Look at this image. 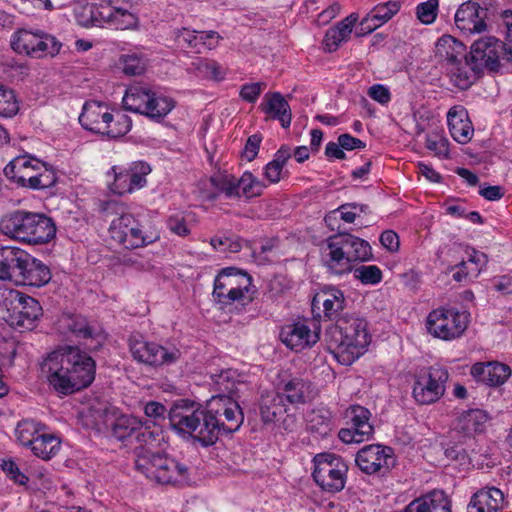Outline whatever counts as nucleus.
<instances>
[{"mask_svg":"<svg viewBox=\"0 0 512 512\" xmlns=\"http://www.w3.org/2000/svg\"><path fill=\"white\" fill-rule=\"evenodd\" d=\"M40 370L56 393L70 395L92 384L96 363L77 346H63L47 354Z\"/></svg>","mask_w":512,"mask_h":512,"instance_id":"obj_1","label":"nucleus"},{"mask_svg":"<svg viewBox=\"0 0 512 512\" xmlns=\"http://www.w3.org/2000/svg\"><path fill=\"white\" fill-rule=\"evenodd\" d=\"M328 349L342 365L353 364L362 356L371 341L364 319L346 315L326 330Z\"/></svg>","mask_w":512,"mask_h":512,"instance_id":"obj_2","label":"nucleus"},{"mask_svg":"<svg viewBox=\"0 0 512 512\" xmlns=\"http://www.w3.org/2000/svg\"><path fill=\"white\" fill-rule=\"evenodd\" d=\"M129 0H91L74 8L76 22L83 27L108 25L115 29H133L138 17Z\"/></svg>","mask_w":512,"mask_h":512,"instance_id":"obj_3","label":"nucleus"},{"mask_svg":"<svg viewBox=\"0 0 512 512\" xmlns=\"http://www.w3.org/2000/svg\"><path fill=\"white\" fill-rule=\"evenodd\" d=\"M171 428L183 437H190L203 447L214 445L222 434L206 413V408H194L186 400L174 404L169 411Z\"/></svg>","mask_w":512,"mask_h":512,"instance_id":"obj_4","label":"nucleus"},{"mask_svg":"<svg viewBox=\"0 0 512 512\" xmlns=\"http://www.w3.org/2000/svg\"><path fill=\"white\" fill-rule=\"evenodd\" d=\"M0 232L13 240L36 245L51 241L56 235V226L44 214L16 210L1 217Z\"/></svg>","mask_w":512,"mask_h":512,"instance_id":"obj_5","label":"nucleus"},{"mask_svg":"<svg viewBox=\"0 0 512 512\" xmlns=\"http://www.w3.org/2000/svg\"><path fill=\"white\" fill-rule=\"evenodd\" d=\"M327 249L324 262L328 270L335 275H343L353 270L352 263L364 262L372 258L370 244L349 233L339 232L326 240Z\"/></svg>","mask_w":512,"mask_h":512,"instance_id":"obj_6","label":"nucleus"},{"mask_svg":"<svg viewBox=\"0 0 512 512\" xmlns=\"http://www.w3.org/2000/svg\"><path fill=\"white\" fill-rule=\"evenodd\" d=\"M501 19L506 28V42L485 36L475 40L470 47L469 56L481 73L485 69L498 72L503 62H512V10H504Z\"/></svg>","mask_w":512,"mask_h":512,"instance_id":"obj_7","label":"nucleus"},{"mask_svg":"<svg viewBox=\"0 0 512 512\" xmlns=\"http://www.w3.org/2000/svg\"><path fill=\"white\" fill-rule=\"evenodd\" d=\"M256 291L252 277L247 272L226 267L215 277L212 297L220 309H225L235 302L243 305L252 302Z\"/></svg>","mask_w":512,"mask_h":512,"instance_id":"obj_8","label":"nucleus"},{"mask_svg":"<svg viewBox=\"0 0 512 512\" xmlns=\"http://www.w3.org/2000/svg\"><path fill=\"white\" fill-rule=\"evenodd\" d=\"M122 103L125 110L157 121L163 119L175 106L173 99L158 95L149 87L142 85L130 86Z\"/></svg>","mask_w":512,"mask_h":512,"instance_id":"obj_9","label":"nucleus"},{"mask_svg":"<svg viewBox=\"0 0 512 512\" xmlns=\"http://www.w3.org/2000/svg\"><path fill=\"white\" fill-rule=\"evenodd\" d=\"M108 231L111 239L126 249L144 247L159 239L157 231L147 228L131 213L121 212L111 221Z\"/></svg>","mask_w":512,"mask_h":512,"instance_id":"obj_10","label":"nucleus"},{"mask_svg":"<svg viewBox=\"0 0 512 512\" xmlns=\"http://www.w3.org/2000/svg\"><path fill=\"white\" fill-rule=\"evenodd\" d=\"M135 467L160 484H178L188 478V467L162 451L136 459Z\"/></svg>","mask_w":512,"mask_h":512,"instance_id":"obj_11","label":"nucleus"},{"mask_svg":"<svg viewBox=\"0 0 512 512\" xmlns=\"http://www.w3.org/2000/svg\"><path fill=\"white\" fill-rule=\"evenodd\" d=\"M313 462L312 477L322 491L335 494L344 489L349 468L341 456L320 453L314 457Z\"/></svg>","mask_w":512,"mask_h":512,"instance_id":"obj_12","label":"nucleus"},{"mask_svg":"<svg viewBox=\"0 0 512 512\" xmlns=\"http://www.w3.org/2000/svg\"><path fill=\"white\" fill-rule=\"evenodd\" d=\"M469 317L467 311L440 307L428 314L426 327L433 337L451 341L463 335L468 327Z\"/></svg>","mask_w":512,"mask_h":512,"instance_id":"obj_13","label":"nucleus"},{"mask_svg":"<svg viewBox=\"0 0 512 512\" xmlns=\"http://www.w3.org/2000/svg\"><path fill=\"white\" fill-rule=\"evenodd\" d=\"M11 47L17 53L33 58H42L58 54L62 43L53 35L43 31L19 29L12 37Z\"/></svg>","mask_w":512,"mask_h":512,"instance_id":"obj_14","label":"nucleus"},{"mask_svg":"<svg viewBox=\"0 0 512 512\" xmlns=\"http://www.w3.org/2000/svg\"><path fill=\"white\" fill-rule=\"evenodd\" d=\"M206 413L215 422L222 434H230L239 430L244 415L238 399L224 394L213 395L206 402Z\"/></svg>","mask_w":512,"mask_h":512,"instance_id":"obj_15","label":"nucleus"},{"mask_svg":"<svg viewBox=\"0 0 512 512\" xmlns=\"http://www.w3.org/2000/svg\"><path fill=\"white\" fill-rule=\"evenodd\" d=\"M449 373L441 366H430L415 377L413 397L418 404L429 405L437 402L445 393Z\"/></svg>","mask_w":512,"mask_h":512,"instance_id":"obj_16","label":"nucleus"},{"mask_svg":"<svg viewBox=\"0 0 512 512\" xmlns=\"http://www.w3.org/2000/svg\"><path fill=\"white\" fill-rule=\"evenodd\" d=\"M129 349L134 360L153 367L174 364L181 356L178 349H167L156 342L146 341L141 335L129 338Z\"/></svg>","mask_w":512,"mask_h":512,"instance_id":"obj_17","label":"nucleus"},{"mask_svg":"<svg viewBox=\"0 0 512 512\" xmlns=\"http://www.w3.org/2000/svg\"><path fill=\"white\" fill-rule=\"evenodd\" d=\"M355 463L363 473L383 477L395 467L396 456L389 446L370 444L356 453Z\"/></svg>","mask_w":512,"mask_h":512,"instance_id":"obj_18","label":"nucleus"},{"mask_svg":"<svg viewBox=\"0 0 512 512\" xmlns=\"http://www.w3.org/2000/svg\"><path fill=\"white\" fill-rule=\"evenodd\" d=\"M284 395L280 392L262 394L259 401V414L264 424H278L285 431L292 432L297 427L295 414L289 413Z\"/></svg>","mask_w":512,"mask_h":512,"instance_id":"obj_19","label":"nucleus"},{"mask_svg":"<svg viewBox=\"0 0 512 512\" xmlns=\"http://www.w3.org/2000/svg\"><path fill=\"white\" fill-rule=\"evenodd\" d=\"M111 170L114 181L110 184V190L118 195L144 187L146 176L151 172L150 165L144 161L132 162L128 167L114 166Z\"/></svg>","mask_w":512,"mask_h":512,"instance_id":"obj_20","label":"nucleus"},{"mask_svg":"<svg viewBox=\"0 0 512 512\" xmlns=\"http://www.w3.org/2000/svg\"><path fill=\"white\" fill-rule=\"evenodd\" d=\"M370 417L371 413L367 408L360 405L350 406L346 411L349 427L339 431V439L347 444L360 443L370 439L374 433Z\"/></svg>","mask_w":512,"mask_h":512,"instance_id":"obj_21","label":"nucleus"},{"mask_svg":"<svg viewBox=\"0 0 512 512\" xmlns=\"http://www.w3.org/2000/svg\"><path fill=\"white\" fill-rule=\"evenodd\" d=\"M487 11L478 2L467 1L461 4L456 11L455 25L466 35L482 33L487 29Z\"/></svg>","mask_w":512,"mask_h":512,"instance_id":"obj_22","label":"nucleus"},{"mask_svg":"<svg viewBox=\"0 0 512 512\" xmlns=\"http://www.w3.org/2000/svg\"><path fill=\"white\" fill-rule=\"evenodd\" d=\"M209 378V384L217 394H224L238 399L241 394L249 390L246 375L232 368L222 369L216 373L211 372Z\"/></svg>","mask_w":512,"mask_h":512,"instance_id":"obj_23","label":"nucleus"},{"mask_svg":"<svg viewBox=\"0 0 512 512\" xmlns=\"http://www.w3.org/2000/svg\"><path fill=\"white\" fill-rule=\"evenodd\" d=\"M43 162L28 156L21 155L12 159L4 168L6 178L19 187L30 188L34 175L41 170Z\"/></svg>","mask_w":512,"mask_h":512,"instance_id":"obj_24","label":"nucleus"},{"mask_svg":"<svg viewBox=\"0 0 512 512\" xmlns=\"http://www.w3.org/2000/svg\"><path fill=\"white\" fill-rule=\"evenodd\" d=\"M279 337L286 347L297 352L313 346L320 339L319 332H312L306 324L301 322L284 326Z\"/></svg>","mask_w":512,"mask_h":512,"instance_id":"obj_25","label":"nucleus"},{"mask_svg":"<svg viewBox=\"0 0 512 512\" xmlns=\"http://www.w3.org/2000/svg\"><path fill=\"white\" fill-rule=\"evenodd\" d=\"M111 120L112 113L108 106L98 101H87L79 116V122L85 130L101 135H104L107 123Z\"/></svg>","mask_w":512,"mask_h":512,"instance_id":"obj_26","label":"nucleus"},{"mask_svg":"<svg viewBox=\"0 0 512 512\" xmlns=\"http://www.w3.org/2000/svg\"><path fill=\"white\" fill-rule=\"evenodd\" d=\"M164 442V434L160 426L153 423H142L141 430L134 440L136 459L142 456L155 455L161 451Z\"/></svg>","mask_w":512,"mask_h":512,"instance_id":"obj_27","label":"nucleus"},{"mask_svg":"<svg viewBox=\"0 0 512 512\" xmlns=\"http://www.w3.org/2000/svg\"><path fill=\"white\" fill-rule=\"evenodd\" d=\"M175 39L181 46L194 49L197 53L211 50L218 45L220 36L215 31H196L182 28L175 32Z\"/></svg>","mask_w":512,"mask_h":512,"instance_id":"obj_28","label":"nucleus"},{"mask_svg":"<svg viewBox=\"0 0 512 512\" xmlns=\"http://www.w3.org/2000/svg\"><path fill=\"white\" fill-rule=\"evenodd\" d=\"M25 259H28V253L18 247L2 246L0 247V280H17L20 276L21 268Z\"/></svg>","mask_w":512,"mask_h":512,"instance_id":"obj_29","label":"nucleus"},{"mask_svg":"<svg viewBox=\"0 0 512 512\" xmlns=\"http://www.w3.org/2000/svg\"><path fill=\"white\" fill-rule=\"evenodd\" d=\"M285 401L292 405H303L313 401L318 391L311 381L294 377L288 381H284L281 388Z\"/></svg>","mask_w":512,"mask_h":512,"instance_id":"obj_30","label":"nucleus"},{"mask_svg":"<svg viewBox=\"0 0 512 512\" xmlns=\"http://www.w3.org/2000/svg\"><path fill=\"white\" fill-rule=\"evenodd\" d=\"M471 375L480 382L489 386H500L511 375L508 365L500 362L475 363L471 367Z\"/></svg>","mask_w":512,"mask_h":512,"instance_id":"obj_31","label":"nucleus"},{"mask_svg":"<svg viewBox=\"0 0 512 512\" xmlns=\"http://www.w3.org/2000/svg\"><path fill=\"white\" fill-rule=\"evenodd\" d=\"M259 108L267 119L278 120L283 128H288L292 121L289 103L279 92L266 93Z\"/></svg>","mask_w":512,"mask_h":512,"instance_id":"obj_32","label":"nucleus"},{"mask_svg":"<svg viewBox=\"0 0 512 512\" xmlns=\"http://www.w3.org/2000/svg\"><path fill=\"white\" fill-rule=\"evenodd\" d=\"M22 302V305H19L12 315L9 326L20 331L32 330L42 315V307L35 298L29 295H26Z\"/></svg>","mask_w":512,"mask_h":512,"instance_id":"obj_33","label":"nucleus"},{"mask_svg":"<svg viewBox=\"0 0 512 512\" xmlns=\"http://www.w3.org/2000/svg\"><path fill=\"white\" fill-rule=\"evenodd\" d=\"M445 71L453 85L461 90L468 89L482 74L475 67V63L471 60L470 56L465 57L456 64L451 63Z\"/></svg>","mask_w":512,"mask_h":512,"instance_id":"obj_34","label":"nucleus"},{"mask_svg":"<svg viewBox=\"0 0 512 512\" xmlns=\"http://www.w3.org/2000/svg\"><path fill=\"white\" fill-rule=\"evenodd\" d=\"M25 260L26 263L21 268L22 271L16 280L17 283L41 287L51 280V271L46 264L32 257L29 253L28 259Z\"/></svg>","mask_w":512,"mask_h":512,"instance_id":"obj_35","label":"nucleus"},{"mask_svg":"<svg viewBox=\"0 0 512 512\" xmlns=\"http://www.w3.org/2000/svg\"><path fill=\"white\" fill-rule=\"evenodd\" d=\"M403 512H451L450 502L443 491L434 490L414 499Z\"/></svg>","mask_w":512,"mask_h":512,"instance_id":"obj_36","label":"nucleus"},{"mask_svg":"<svg viewBox=\"0 0 512 512\" xmlns=\"http://www.w3.org/2000/svg\"><path fill=\"white\" fill-rule=\"evenodd\" d=\"M142 422L132 415H120L111 424V436L125 446L134 444Z\"/></svg>","mask_w":512,"mask_h":512,"instance_id":"obj_37","label":"nucleus"},{"mask_svg":"<svg viewBox=\"0 0 512 512\" xmlns=\"http://www.w3.org/2000/svg\"><path fill=\"white\" fill-rule=\"evenodd\" d=\"M400 10L398 1L389 0L385 3L377 4L363 20L361 21L362 29L370 33L388 22Z\"/></svg>","mask_w":512,"mask_h":512,"instance_id":"obj_38","label":"nucleus"},{"mask_svg":"<svg viewBox=\"0 0 512 512\" xmlns=\"http://www.w3.org/2000/svg\"><path fill=\"white\" fill-rule=\"evenodd\" d=\"M358 20L357 14H350L336 26L329 28L323 39L325 51L334 52L338 47L346 42L352 33V29Z\"/></svg>","mask_w":512,"mask_h":512,"instance_id":"obj_39","label":"nucleus"},{"mask_svg":"<svg viewBox=\"0 0 512 512\" xmlns=\"http://www.w3.org/2000/svg\"><path fill=\"white\" fill-rule=\"evenodd\" d=\"M447 123L451 136L460 144L470 141L473 127L464 109L451 108L447 114Z\"/></svg>","mask_w":512,"mask_h":512,"instance_id":"obj_40","label":"nucleus"},{"mask_svg":"<svg viewBox=\"0 0 512 512\" xmlns=\"http://www.w3.org/2000/svg\"><path fill=\"white\" fill-rule=\"evenodd\" d=\"M436 56L447 69L451 63H457L468 55L465 53V46L452 36H442L436 43Z\"/></svg>","mask_w":512,"mask_h":512,"instance_id":"obj_41","label":"nucleus"},{"mask_svg":"<svg viewBox=\"0 0 512 512\" xmlns=\"http://www.w3.org/2000/svg\"><path fill=\"white\" fill-rule=\"evenodd\" d=\"M307 429L321 437L330 434L333 429L332 413L324 406L310 410L306 415Z\"/></svg>","mask_w":512,"mask_h":512,"instance_id":"obj_42","label":"nucleus"},{"mask_svg":"<svg viewBox=\"0 0 512 512\" xmlns=\"http://www.w3.org/2000/svg\"><path fill=\"white\" fill-rule=\"evenodd\" d=\"M488 415L481 409L464 411L457 418L455 428L467 435L484 431Z\"/></svg>","mask_w":512,"mask_h":512,"instance_id":"obj_43","label":"nucleus"},{"mask_svg":"<svg viewBox=\"0 0 512 512\" xmlns=\"http://www.w3.org/2000/svg\"><path fill=\"white\" fill-rule=\"evenodd\" d=\"M61 327L78 339H89L97 336V330L81 315H64Z\"/></svg>","mask_w":512,"mask_h":512,"instance_id":"obj_44","label":"nucleus"},{"mask_svg":"<svg viewBox=\"0 0 512 512\" xmlns=\"http://www.w3.org/2000/svg\"><path fill=\"white\" fill-rule=\"evenodd\" d=\"M60 446L61 441L57 436L42 431L29 447L35 456L49 460L59 452Z\"/></svg>","mask_w":512,"mask_h":512,"instance_id":"obj_45","label":"nucleus"},{"mask_svg":"<svg viewBox=\"0 0 512 512\" xmlns=\"http://www.w3.org/2000/svg\"><path fill=\"white\" fill-rule=\"evenodd\" d=\"M26 294L12 288H0V318L8 325Z\"/></svg>","mask_w":512,"mask_h":512,"instance_id":"obj_46","label":"nucleus"},{"mask_svg":"<svg viewBox=\"0 0 512 512\" xmlns=\"http://www.w3.org/2000/svg\"><path fill=\"white\" fill-rule=\"evenodd\" d=\"M323 312L324 316L329 320H335L343 318L347 314L342 315V311L345 308V297L342 291L338 289H331L330 291L324 292L323 295Z\"/></svg>","mask_w":512,"mask_h":512,"instance_id":"obj_47","label":"nucleus"},{"mask_svg":"<svg viewBox=\"0 0 512 512\" xmlns=\"http://www.w3.org/2000/svg\"><path fill=\"white\" fill-rule=\"evenodd\" d=\"M237 185L240 190L239 198L245 200L260 196L266 187L262 181L249 171H245L240 178H237Z\"/></svg>","mask_w":512,"mask_h":512,"instance_id":"obj_48","label":"nucleus"},{"mask_svg":"<svg viewBox=\"0 0 512 512\" xmlns=\"http://www.w3.org/2000/svg\"><path fill=\"white\" fill-rule=\"evenodd\" d=\"M44 429L45 426H42L39 422L32 419H24L18 423L15 433L22 445L30 446Z\"/></svg>","mask_w":512,"mask_h":512,"instance_id":"obj_49","label":"nucleus"},{"mask_svg":"<svg viewBox=\"0 0 512 512\" xmlns=\"http://www.w3.org/2000/svg\"><path fill=\"white\" fill-rule=\"evenodd\" d=\"M19 109V101L15 91L0 83V117H14L19 112Z\"/></svg>","mask_w":512,"mask_h":512,"instance_id":"obj_50","label":"nucleus"},{"mask_svg":"<svg viewBox=\"0 0 512 512\" xmlns=\"http://www.w3.org/2000/svg\"><path fill=\"white\" fill-rule=\"evenodd\" d=\"M131 127V118L124 113L116 112V114H112V120L108 121L104 136L110 138L122 137L131 130Z\"/></svg>","mask_w":512,"mask_h":512,"instance_id":"obj_51","label":"nucleus"},{"mask_svg":"<svg viewBox=\"0 0 512 512\" xmlns=\"http://www.w3.org/2000/svg\"><path fill=\"white\" fill-rule=\"evenodd\" d=\"M211 184L218 190V193H223L228 199H240L239 187L237 185V178L233 175H218L211 177Z\"/></svg>","mask_w":512,"mask_h":512,"instance_id":"obj_52","label":"nucleus"},{"mask_svg":"<svg viewBox=\"0 0 512 512\" xmlns=\"http://www.w3.org/2000/svg\"><path fill=\"white\" fill-rule=\"evenodd\" d=\"M123 72L129 76L141 75L146 70L147 60L137 53L125 54L120 58Z\"/></svg>","mask_w":512,"mask_h":512,"instance_id":"obj_53","label":"nucleus"},{"mask_svg":"<svg viewBox=\"0 0 512 512\" xmlns=\"http://www.w3.org/2000/svg\"><path fill=\"white\" fill-rule=\"evenodd\" d=\"M354 277L364 285H375L382 280V271L376 265H362L354 270Z\"/></svg>","mask_w":512,"mask_h":512,"instance_id":"obj_54","label":"nucleus"},{"mask_svg":"<svg viewBox=\"0 0 512 512\" xmlns=\"http://www.w3.org/2000/svg\"><path fill=\"white\" fill-rule=\"evenodd\" d=\"M193 65L202 77L215 80H221L224 77L220 65L214 60L198 59L196 62H193Z\"/></svg>","mask_w":512,"mask_h":512,"instance_id":"obj_55","label":"nucleus"},{"mask_svg":"<svg viewBox=\"0 0 512 512\" xmlns=\"http://www.w3.org/2000/svg\"><path fill=\"white\" fill-rule=\"evenodd\" d=\"M426 148L438 157H447L449 153V142L442 134L432 132L426 136Z\"/></svg>","mask_w":512,"mask_h":512,"instance_id":"obj_56","label":"nucleus"},{"mask_svg":"<svg viewBox=\"0 0 512 512\" xmlns=\"http://www.w3.org/2000/svg\"><path fill=\"white\" fill-rule=\"evenodd\" d=\"M56 174L52 168H48L45 163L41 166V170L37 171L34 175L31 189H45L53 186L56 183Z\"/></svg>","mask_w":512,"mask_h":512,"instance_id":"obj_57","label":"nucleus"},{"mask_svg":"<svg viewBox=\"0 0 512 512\" xmlns=\"http://www.w3.org/2000/svg\"><path fill=\"white\" fill-rule=\"evenodd\" d=\"M210 244L220 252L237 253L241 250L240 241L234 237L215 236L211 238Z\"/></svg>","mask_w":512,"mask_h":512,"instance_id":"obj_58","label":"nucleus"},{"mask_svg":"<svg viewBox=\"0 0 512 512\" xmlns=\"http://www.w3.org/2000/svg\"><path fill=\"white\" fill-rule=\"evenodd\" d=\"M438 0H428L417 6V17L424 24L434 22L437 15Z\"/></svg>","mask_w":512,"mask_h":512,"instance_id":"obj_59","label":"nucleus"},{"mask_svg":"<svg viewBox=\"0 0 512 512\" xmlns=\"http://www.w3.org/2000/svg\"><path fill=\"white\" fill-rule=\"evenodd\" d=\"M1 468L17 484L24 485L28 481V478L20 471L18 465L11 459L3 460Z\"/></svg>","mask_w":512,"mask_h":512,"instance_id":"obj_60","label":"nucleus"},{"mask_svg":"<svg viewBox=\"0 0 512 512\" xmlns=\"http://www.w3.org/2000/svg\"><path fill=\"white\" fill-rule=\"evenodd\" d=\"M491 289L503 296L512 295V274H503L491 279Z\"/></svg>","mask_w":512,"mask_h":512,"instance_id":"obj_61","label":"nucleus"},{"mask_svg":"<svg viewBox=\"0 0 512 512\" xmlns=\"http://www.w3.org/2000/svg\"><path fill=\"white\" fill-rule=\"evenodd\" d=\"M263 86V83L260 82L244 84L240 90V97L244 101L254 103L260 96Z\"/></svg>","mask_w":512,"mask_h":512,"instance_id":"obj_62","label":"nucleus"},{"mask_svg":"<svg viewBox=\"0 0 512 512\" xmlns=\"http://www.w3.org/2000/svg\"><path fill=\"white\" fill-rule=\"evenodd\" d=\"M167 226L171 232L181 237H185L190 233L185 219L177 215L168 218Z\"/></svg>","mask_w":512,"mask_h":512,"instance_id":"obj_63","label":"nucleus"},{"mask_svg":"<svg viewBox=\"0 0 512 512\" xmlns=\"http://www.w3.org/2000/svg\"><path fill=\"white\" fill-rule=\"evenodd\" d=\"M368 95L378 103L385 105L391 100V93L388 88L381 84H375L369 88Z\"/></svg>","mask_w":512,"mask_h":512,"instance_id":"obj_64","label":"nucleus"}]
</instances>
